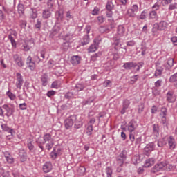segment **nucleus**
Here are the masks:
<instances>
[{
	"mask_svg": "<svg viewBox=\"0 0 177 177\" xmlns=\"http://www.w3.org/2000/svg\"><path fill=\"white\" fill-rule=\"evenodd\" d=\"M77 121V116L75 115H71L64 121L66 129H70L74 125V122Z\"/></svg>",
	"mask_w": 177,
	"mask_h": 177,
	"instance_id": "f257e3e1",
	"label": "nucleus"
},
{
	"mask_svg": "<svg viewBox=\"0 0 177 177\" xmlns=\"http://www.w3.org/2000/svg\"><path fill=\"white\" fill-rule=\"evenodd\" d=\"M165 165H167L164 162L158 163L151 169V172L156 174L160 172V171H165Z\"/></svg>",
	"mask_w": 177,
	"mask_h": 177,
	"instance_id": "f03ea898",
	"label": "nucleus"
},
{
	"mask_svg": "<svg viewBox=\"0 0 177 177\" xmlns=\"http://www.w3.org/2000/svg\"><path fill=\"white\" fill-rule=\"evenodd\" d=\"M23 84H24V80H23V76L20 73H17L16 82L15 86L17 89H21V86H23Z\"/></svg>",
	"mask_w": 177,
	"mask_h": 177,
	"instance_id": "7ed1b4c3",
	"label": "nucleus"
},
{
	"mask_svg": "<svg viewBox=\"0 0 177 177\" xmlns=\"http://www.w3.org/2000/svg\"><path fill=\"white\" fill-rule=\"evenodd\" d=\"M154 147H156L154 142L147 144L144 148V154L145 156H150V153L154 150Z\"/></svg>",
	"mask_w": 177,
	"mask_h": 177,
	"instance_id": "20e7f679",
	"label": "nucleus"
},
{
	"mask_svg": "<svg viewBox=\"0 0 177 177\" xmlns=\"http://www.w3.org/2000/svg\"><path fill=\"white\" fill-rule=\"evenodd\" d=\"M127 128L129 132H135V129L138 128V123L135 120H131L128 123Z\"/></svg>",
	"mask_w": 177,
	"mask_h": 177,
	"instance_id": "39448f33",
	"label": "nucleus"
},
{
	"mask_svg": "<svg viewBox=\"0 0 177 177\" xmlns=\"http://www.w3.org/2000/svg\"><path fill=\"white\" fill-rule=\"evenodd\" d=\"M2 108L4 110H6V115L8 117H11V115H13V113H15V106L10 108V107H9V105L4 104V105H3Z\"/></svg>",
	"mask_w": 177,
	"mask_h": 177,
	"instance_id": "423d86ee",
	"label": "nucleus"
},
{
	"mask_svg": "<svg viewBox=\"0 0 177 177\" xmlns=\"http://www.w3.org/2000/svg\"><path fill=\"white\" fill-rule=\"evenodd\" d=\"M13 59L15 63L18 65L19 67H23L24 66V63L23 62V59H21V57L19 54L13 55Z\"/></svg>",
	"mask_w": 177,
	"mask_h": 177,
	"instance_id": "0eeeda50",
	"label": "nucleus"
},
{
	"mask_svg": "<svg viewBox=\"0 0 177 177\" xmlns=\"http://www.w3.org/2000/svg\"><path fill=\"white\" fill-rule=\"evenodd\" d=\"M160 115L162 117L161 122L162 124H163V125H165V124H167V108H161Z\"/></svg>",
	"mask_w": 177,
	"mask_h": 177,
	"instance_id": "6e6552de",
	"label": "nucleus"
},
{
	"mask_svg": "<svg viewBox=\"0 0 177 177\" xmlns=\"http://www.w3.org/2000/svg\"><path fill=\"white\" fill-rule=\"evenodd\" d=\"M62 31H63V24L55 25L53 29V35H60L62 34Z\"/></svg>",
	"mask_w": 177,
	"mask_h": 177,
	"instance_id": "1a4fd4ad",
	"label": "nucleus"
},
{
	"mask_svg": "<svg viewBox=\"0 0 177 177\" xmlns=\"http://www.w3.org/2000/svg\"><path fill=\"white\" fill-rule=\"evenodd\" d=\"M3 156L8 164H15V158H13V157L12 156V155L10 154L9 152L5 151L3 153Z\"/></svg>",
	"mask_w": 177,
	"mask_h": 177,
	"instance_id": "9d476101",
	"label": "nucleus"
},
{
	"mask_svg": "<svg viewBox=\"0 0 177 177\" xmlns=\"http://www.w3.org/2000/svg\"><path fill=\"white\" fill-rule=\"evenodd\" d=\"M53 169V165L52 162H46L44 165H43V171L45 174H48V172H50Z\"/></svg>",
	"mask_w": 177,
	"mask_h": 177,
	"instance_id": "9b49d317",
	"label": "nucleus"
},
{
	"mask_svg": "<svg viewBox=\"0 0 177 177\" xmlns=\"http://www.w3.org/2000/svg\"><path fill=\"white\" fill-rule=\"evenodd\" d=\"M168 145L170 150H174L175 149L176 144L175 142V138L172 137V136H170L168 138Z\"/></svg>",
	"mask_w": 177,
	"mask_h": 177,
	"instance_id": "f8f14e48",
	"label": "nucleus"
},
{
	"mask_svg": "<svg viewBox=\"0 0 177 177\" xmlns=\"http://www.w3.org/2000/svg\"><path fill=\"white\" fill-rule=\"evenodd\" d=\"M169 24L165 21H161L158 23V27L159 28V31H164L168 28Z\"/></svg>",
	"mask_w": 177,
	"mask_h": 177,
	"instance_id": "ddd939ff",
	"label": "nucleus"
},
{
	"mask_svg": "<svg viewBox=\"0 0 177 177\" xmlns=\"http://www.w3.org/2000/svg\"><path fill=\"white\" fill-rule=\"evenodd\" d=\"M81 62V57L78 55L73 56L71 59V63L73 64V66H77V64H80V62Z\"/></svg>",
	"mask_w": 177,
	"mask_h": 177,
	"instance_id": "4468645a",
	"label": "nucleus"
},
{
	"mask_svg": "<svg viewBox=\"0 0 177 177\" xmlns=\"http://www.w3.org/2000/svg\"><path fill=\"white\" fill-rule=\"evenodd\" d=\"M1 128L5 132H8V133H10L12 136H13V134L15 133V129L9 128L6 124H1Z\"/></svg>",
	"mask_w": 177,
	"mask_h": 177,
	"instance_id": "2eb2a0df",
	"label": "nucleus"
},
{
	"mask_svg": "<svg viewBox=\"0 0 177 177\" xmlns=\"http://www.w3.org/2000/svg\"><path fill=\"white\" fill-rule=\"evenodd\" d=\"M128 152L127 150H122V152L116 157L117 160H121L122 161H124L127 160V155Z\"/></svg>",
	"mask_w": 177,
	"mask_h": 177,
	"instance_id": "dca6fc26",
	"label": "nucleus"
},
{
	"mask_svg": "<svg viewBox=\"0 0 177 177\" xmlns=\"http://www.w3.org/2000/svg\"><path fill=\"white\" fill-rule=\"evenodd\" d=\"M128 152L127 150H122V152L116 157L117 160H121L122 161H124L127 160V155Z\"/></svg>",
	"mask_w": 177,
	"mask_h": 177,
	"instance_id": "f3484780",
	"label": "nucleus"
},
{
	"mask_svg": "<svg viewBox=\"0 0 177 177\" xmlns=\"http://www.w3.org/2000/svg\"><path fill=\"white\" fill-rule=\"evenodd\" d=\"M117 32L119 37H124V35H125V27H124L122 25L118 26Z\"/></svg>",
	"mask_w": 177,
	"mask_h": 177,
	"instance_id": "a211bd4d",
	"label": "nucleus"
},
{
	"mask_svg": "<svg viewBox=\"0 0 177 177\" xmlns=\"http://www.w3.org/2000/svg\"><path fill=\"white\" fill-rule=\"evenodd\" d=\"M55 16L57 21H63V19H64V15L63 11L58 10L55 12Z\"/></svg>",
	"mask_w": 177,
	"mask_h": 177,
	"instance_id": "6ab92c4d",
	"label": "nucleus"
},
{
	"mask_svg": "<svg viewBox=\"0 0 177 177\" xmlns=\"http://www.w3.org/2000/svg\"><path fill=\"white\" fill-rule=\"evenodd\" d=\"M123 68H125V70H131L132 68H136V64L133 62H126L124 64Z\"/></svg>",
	"mask_w": 177,
	"mask_h": 177,
	"instance_id": "aec40b11",
	"label": "nucleus"
},
{
	"mask_svg": "<svg viewBox=\"0 0 177 177\" xmlns=\"http://www.w3.org/2000/svg\"><path fill=\"white\" fill-rule=\"evenodd\" d=\"M114 43H113V46H114V49H115V50H118L119 49H121V40H120V39H115L114 38Z\"/></svg>",
	"mask_w": 177,
	"mask_h": 177,
	"instance_id": "412c9836",
	"label": "nucleus"
},
{
	"mask_svg": "<svg viewBox=\"0 0 177 177\" xmlns=\"http://www.w3.org/2000/svg\"><path fill=\"white\" fill-rule=\"evenodd\" d=\"M158 31H160V28H158V23H156L153 24L151 30L152 35L157 37V35H158Z\"/></svg>",
	"mask_w": 177,
	"mask_h": 177,
	"instance_id": "4be33fe9",
	"label": "nucleus"
},
{
	"mask_svg": "<svg viewBox=\"0 0 177 177\" xmlns=\"http://www.w3.org/2000/svg\"><path fill=\"white\" fill-rule=\"evenodd\" d=\"M167 100L169 103H174L175 102V97H174V93L169 91L167 94Z\"/></svg>",
	"mask_w": 177,
	"mask_h": 177,
	"instance_id": "5701e85b",
	"label": "nucleus"
},
{
	"mask_svg": "<svg viewBox=\"0 0 177 177\" xmlns=\"http://www.w3.org/2000/svg\"><path fill=\"white\" fill-rule=\"evenodd\" d=\"M52 16V12L48 9H45L42 12L43 19H49Z\"/></svg>",
	"mask_w": 177,
	"mask_h": 177,
	"instance_id": "b1692460",
	"label": "nucleus"
},
{
	"mask_svg": "<svg viewBox=\"0 0 177 177\" xmlns=\"http://www.w3.org/2000/svg\"><path fill=\"white\" fill-rule=\"evenodd\" d=\"M36 142L41 151H44V146L42 145H45V140L42 138H39Z\"/></svg>",
	"mask_w": 177,
	"mask_h": 177,
	"instance_id": "393cba45",
	"label": "nucleus"
},
{
	"mask_svg": "<svg viewBox=\"0 0 177 177\" xmlns=\"http://www.w3.org/2000/svg\"><path fill=\"white\" fill-rule=\"evenodd\" d=\"M43 139L44 140L45 143L53 142V138H52V135H50V133H46L43 136Z\"/></svg>",
	"mask_w": 177,
	"mask_h": 177,
	"instance_id": "a878e982",
	"label": "nucleus"
},
{
	"mask_svg": "<svg viewBox=\"0 0 177 177\" xmlns=\"http://www.w3.org/2000/svg\"><path fill=\"white\" fill-rule=\"evenodd\" d=\"M89 35H84L81 41L82 46H84V45H88V44H89Z\"/></svg>",
	"mask_w": 177,
	"mask_h": 177,
	"instance_id": "bb28decb",
	"label": "nucleus"
},
{
	"mask_svg": "<svg viewBox=\"0 0 177 177\" xmlns=\"http://www.w3.org/2000/svg\"><path fill=\"white\" fill-rule=\"evenodd\" d=\"M17 12L19 16H23L24 15V5L19 3L17 6Z\"/></svg>",
	"mask_w": 177,
	"mask_h": 177,
	"instance_id": "cd10ccee",
	"label": "nucleus"
},
{
	"mask_svg": "<svg viewBox=\"0 0 177 177\" xmlns=\"http://www.w3.org/2000/svg\"><path fill=\"white\" fill-rule=\"evenodd\" d=\"M164 162L166 165L165 166V170H166V171H174V169H175V168H176L175 165L169 164L167 162Z\"/></svg>",
	"mask_w": 177,
	"mask_h": 177,
	"instance_id": "c85d7f7f",
	"label": "nucleus"
},
{
	"mask_svg": "<svg viewBox=\"0 0 177 177\" xmlns=\"http://www.w3.org/2000/svg\"><path fill=\"white\" fill-rule=\"evenodd\" d=\"M41 81L42 82L43 86H46L48 85V75L44 74L41 75Z\"/></svg>",
	"mask_w": 177,
	"mask_h": 177,
	"instance_id": "c756f323",
	"label": "nucleus"
},
{
	"mask_svg": "<svg viewBox=\"0 0 177 177\" xmlns=\"http://www.w3.org/2000/svg\"><path fill=\"white\" fill-rule=\"evenodd\" d=\"M154 162H155L154 158H151L147 159L145 161V167H147V168H149V167H151V165H154Z\"/></svg>",
	"mask_w": 177,
	"mask_h": 177,
	"instance_id": "7c9ffc66",
	"label": "nucleus"
},
{
	"mask_svg": "<svg viewBox=\"0 0 177 177\" xmlns=\"http://www.w3.org/2000/svg\"><path fill=\"white\" fill-rule=\"evenodd\" d=\"M153 132L155 136H158V135H160V127H158V124L153 125Z\"/></svg>",
	"mask_w": 177,
	"mask_h": 177,
	"instance_id": "2f4dec72",
	"label": "nucleus"
},
{
	"mask_svg": "<svg viewBox=\"0 0 177 177\" xmlns=\"http://www.w3.org/2000/svg\"><path fill=\"white\" fill-rule=\"evenodd\" d=\"M149 19L158 20V15H157V12L156 10H153L149 13Z\"/></svg>",
	"mask_w": 177,
	"mask_h": 177,
	"instance_id": "473e14b6",
	"label": "nucleus"
},
{
	"mask_svg": "<svg viewBox=\"0 0 177 177\" xmlns=\"http://www.w3.org/2000/svg\"><path fill=\"white\" fill-rule=\"evenodd\" d=\"M147 15L146 10H143L139 16H137V20H145Z\"/></svg>",
	"mask_w": 177,
	"mask_h": 177,
	"instance_id": "72a5a7b5",
	"label": "nucleus"
},
{
	"mask_svg": "<svg viewBox=\"0 0 177 177\" xmlns=\"http://www.w3.org/2000/svg\"><path fill=\"white\" fill-rule=\"evenodd\" d=\"M85 88V86L83 84L79 83L77 84L75 86V91H77V92H80L81 91H84V88Z\"/></svg>",
	"mask_w": 177,
	"mask_h": 177,
	"instance_id": "f704fd0d",
	"label": "nucleus"
},
{
	"mask_svg": "<svg viewBox=\"0 0 177 177\" xmlns=\"http://www.w3.org/2000/svg\"><path fill=\"white\" fill-rule=\"evenodd\" d=\"M105 172L106 174V177H112L113 176V169L110 167H107L105 169Z\"/></svg>",
	"mask_w": 177,
	"mask_h": 177,
	"instance_id": "c9c22d12",
	"label": "nucleus"
},
{
	"mask_svg": "<svg viewBox=\"0 0 177 177\" xmlns=\"http://www.w3.org/2000/svg\"><path fill=\"white\" fill-rule=\"evenodd\" d=\"M164 69L162 68H157L155 71L154 76L156 77H161Z\"/></svg>",
	"mask_w": 177,
	"mask_h": 177,
	"instance_id": "e433bc0d",
	"label": "nucleus"
},
{
	"mask_svg": "<svg viewBox=\"0 0 177 177\" xmlns=\"http://www.w3.org/2000/svg\"><path fill=\"white\" fill-rule=\"evenodd\" d=\"M106 10L113 11V9H114V4H113V2L108 1L106 5Z\"/></svg>",
	"mask_w": 177,
	"mask_h": 177,
	"instance_id": "4c0bfd02",
	"label": "nucleus"
},
{
	"mask_svg": "<svg viewBox=\"0 0 177 177\" xmlns=\"http://www.w3.org/2000/svg\"><path fill=\"white\" fill-rule=\"evenodd\" d=\"M22 50H24V52H28L30 50V42L25 41V44L22 45Z\"/></svg>",
	"mask_w": 177,
	"mask_h": 177,
	"instance_id": "58836bf2",
	"label": "nucleus"
},
{
	"mask_svg": "<svg viewBox=\"0 0 177 177\" xmlns=\"http://www.w3.org/2000/svg\"><path fill=\"white\" fill-rule=\"evenodd\" d=\"M127 17H136V14L132 12V10L129 8L127 10L126 12Z\"/></svg>",
	"mask_w": 177,
	"mask_h": 177,
	"instance_id": "ea45409f",
	"label": "nucleus"
},
{
	"mask_svg": "<svg viewBox=\"0 0 177 177\" xmlns=\"http://www.w3.org/2000/svg\"><path fill=\"white\" fill-rule=\"evenodd\" d=\"M6 95H8V97L10 100H16V95L10 92V91H7Z\"/></svg>",
	"mask_w": 177,
	"mask_h": 177,
	"instance_id": "a19ab883",
	"label": "nucleus"
},
{
	"mask_svg": "<svg viewBox=\"0 0 177 177\" xmlns=\"http://www.w3.org/2000/svg\"><path fill=\"white\" fill-rule=\"evenodd\" d=\"M88 50L89 53L96 52V50H97V45H96V44L91 45L89 46V48H88Z\"/></svg>",
	"mask_w": 177,
	"mask_h": 177,
	"instance_id": "79ce46f5",
	"label": "nucleus"
},
{
	"mask_svg": "<svg viewBox=\"0 0 177 177\" xmlns=\"http://www.w3.org/2000/svg\"><path fill=\"white\" fill-rule=\"evenodd\" d=\"M93 102H95V97H91L88 100L83 101V104L86 106V104H91V103H93Z\"/></svg>",
	"mask_w": 177,
	"mask_h": 177,
	"instance_id": "37998d69",
	"label": "nucleus"
},
{
	"mask_svg": "<svg viewBox=\"0 0 177 177\" xmlns=\"http://www.w3.org/2000/svg\"><path fill=\"white\" fill-rule=\"evenodd\" d=\"M8 39L10 41L12 48H16V41H15V39L13 38L12 35H8Z\"/></svg>",
	"mask_w": 177,
	"mask_h": 177,
	"instance_id": "c03bdc74",
	"label": "nucleus"
},
{
	"mask_svg": "<svg viewBox=\"0 0 177 177\" xmlns=\"http://www.w3.org/2000/svg\"><path fill=\"white\" fill-rule=\"evenodd\" d=\"M130 9L131 10L133 13L136 15V13H138V10H139V6H138V5L136 4H134L131 6Z\"/></svg>",
	"mask_w": 177,
	"mask_h": 177,
	"instance_id": "a18cd8bd",
	"label": "nucleus"
},
{
	"mask_svg": "<svg viewBox=\"0 0 177 177\" xmlns=\"http://www.w3.org/2000/svg\"><path fill=\"white\" fill-rule=\"evenodd\" d=\"M51 88L54 89H59V88H60V84H59V82L55 81L52 83Z\"/></svg>",
	"mask_w": 177,
	"mask_h": 177,
	"instance_id": "49530a36",
	"label": "nucleus"
},
{
	"mask_svg": "<svg viewBox=\"0 0 177 177\" xmlns=\"http://www.w3.org/2000/svg\"><path fill=\"white\" fill-rule=\"evenodd\" d=\"M91 28H91V26H89V25H87V26L85 27V28H84V32L85 35H89V32H91Z\"/></svg>",
	"mask_w": 177,
	"mask_h": 177,
	"instance_id": "de8ad7c7",
	"label": "nucleus"
},
{
	"mask_svg": "<svg viewBox=\"0 0 177 177\" xmlns=\"http://www.w3.org/2000/svg\"><path fill=\"white\" fill-rule=\"evenodd\" d=\"M75 126L74 128H75L76 129H80V128H81V127H82V122L81 121H75L74 122Z\"/></svg>",
	"mask_w": 177,
	"mask_h": 177,
	"instance_id": "09e8293b",
	"label": "nucleus"
},
{
	"mask_svg": "<svg viewBox=\"0 0 177 177\" xmlns=\"http://www.w3.org/2000/svg\"><path fill=\"white\" fill-rule=\"evenodd\" d=\"M169 82H176V81H177V73L172 75L169 80Z\"/></svg>",
	"mask_w": 177,
	"mask_h": 177,
	"instance_id": "8fccbe9b",
	"label": "nucleus"
},
{
	"mask_svg": "<svg viewBox=\"0 0 177 177\" xmlns=\"http://www.w3.org/2000/svg\"><path fill=\"white\" fill-rule=\"evenodd\" d=\"M65 41L66 42H70L71 41H73V35L71 34H67L64 37Z\"/></svg>",
	"mask_w": 177,
	"mask_h": 177,
	"instance_id": "3c124183",
	"label": "nucleus"
},
{
	"mask_svg": "<svg viewBox=\"0 0 177 177\" xmlns=\"http://www.w3.org/2000/svg\"><path fill=\"white\" fill-rule=\"evenodd\" d=\"M46 148L47 150H52V147H53L54 142H46Z\"/></svg>",
	"mask_w": 177,
	"mask_h": 177,
	"instance_id": "603ef678",
	"label": "nucleus"
},
{
	"mask_svg": "<svg viewBox=\"0 0 177 177\" xmlns=\"http://www.w3.org/2000/svg\"><path fill=\"white\" fill-rule=\"evenodd\" d=\"M59 152H56V149H54L51 153H50V156L53 158V160H55V158L57 157V156H59Z\"/></svg>",
	"mask_w": 177,
	"mask_h": 177,
	"instance_id": "864d4df0",
	"label": "nucleus"
},
{
	"mask_svg": "<svg viewBox=\"0 0 177 177\" xmlns=\"http://www.w3.org/2000/svg\"><path fill=\"white\" fill-rule=\"evenodd\" d=\"M131 104V102L129 100H124L123 101V107L124 109H127L129 107V105Z\"/></svg>",
	"mask_w": 177,
	"mask_h": 177,
	"instance_id": "5fc2aeb1",
	"label": "nucleus"
},
{
	"mask_svg": "<svg viewBox=\"0 0 177 177\" xmlns=\"http://www.w3.org/2000/svg\"><path fill=\"white\" fill-rule=\"evenodd\" d=\"M168 9L169 10H175V9H177V3H170Z\"/></svg>",
	"mask_w": 177,
	"mask_h": 177,
	"instance_id": "6e6d98bb",
	"label": "nucleus"
},
{
	"mask_svg": "<svg viewBox=\"0 0 177 177\" xmlns=\"http://www.w3.org/2000/svg\"><path fill=\"white\" fill-rule=\"evenodd\" d=\"M98 30L100 32L104 34V32H107L109 29L106 26H100Z\"/></svg>",
	"mask_w": 177,
	"mask_h": 177,
	"instance_id": "4d7b16f0",
	"label": "nucleus"
},
{
	"mask_svg": "<svg viewBox=\"0 0 177 177\" xmlns=\"http://www.w3.org/2000/svg\"><path fill=\"white\" fill-rule=\"evenodd\" d=\"M93 131V126L92 124H88L87 127V133L88 135H92Z\"/></svg>",
	"mask_w": 177,
	"mask_h": 177,
	"instance_id": "13d9d810",
	"label": "nucleus"
},
{
	"mask_svg": "<svg viewBox=\"0 0 177 177\" xmlns=\"http://www.w3.org/2000/svg\"><path fill=\"white\" fill-rule=\"evenodd\" d=\"M106 16H107V17H109V21H113V11H109V10H107L106 11Z\"/></svg>",
	"mask_w": 177,
	"mask_h": 177,
	"instance_id": "bf43d9fd",
	"label": "nucleus"
},
{
	"mask_svg": "<svg viewBox=\"0 0 177 177\" xmlns=\"http://www.w3.org/2000/svg\"><path fill=\"white\" fill-rule=\"evenodd\" d=\"M124 160L116 159V167H122L124 165Z\"/></svg>",
	"mask_w": 177,
	"mask_h": 177,
	"instance_id": "052dcab7",
	"label": "nucleus"
},
{
	"mask_svg": "<svg viewBox=\"0 0 177 177\" xmlns=\"http://www.w3.org/2000/svg\"><path fill=\"white\" fill-rule=\"evenodd\" d=\"M162 84V80L160 79L155 82L154 86L156 88H160V86H161Z\"/></svg>",
	"mask_w": 177,
	"mask_h": 177,
	"instance_id": "680f3d73",
	"label": "nucleus"
},
{
	"mask_svg": "<svg viewBox=\"0 0 177 177\" xmlns=\"http://www.w3.org/2000/svg\"><path fill=\"white\" fill-rule=\"evenodd\" d=\"M41 21H39V19H37V24H35V27L36 28V30H37V31H39V30H41Z\"/></svg>",
	"mask_w": 177,
	"mask_h": 177,
	"instance_id": "e2e57ef3",
	"label": "nucleus"
},
{
	"mask_svg": "<svg viewBox=\"0 0 177 177\" xmlns=\"http://www.w3.org/2000/svg\"><path fill=\"white\" fill-rule=\"evenodd\" d=\"M129 139L131 142H135V132H129Z\"/></svg>",
	"mask_w": 177,
	"mask_h": 177,
	"instance_id": "0e129e2a",
	"label": "nucleus"
},
{
	"mask_svg": "<svg viewBox=\"0 0 177 177\" xmlns=\"http://www.w3.org/2000/svg\"><path fill=\"white\" fill-rule=\"evenodd\" d=\"M19 107L20 110H27V104H26V102L20 104Z\"/></svg>",
	"mask_w": 177,
	"mask_h": 177,
	"instance_id": "69168bd1",
	"label": "nucleus"
},
{
	"mask_svg": "<svg viewBox=\"0 0 177 177\" xmlns=\"http://www.w3.org/2000/svg\"><path fill=\"white\" fill-rule=\"evenodd\" d=\"M68 46H70L68 42H65L62 44V48L64 50H67V49H68Z\"/></svg>",
	"mask_w": 177,
	"mask_h": 177,
	"instance_id": "338daca9",
	"label": "nucleus"
},
{
	"mask_svg": "<svg viewBox=\"0 0 177 177\" xmlns=\"http://www.w3.org/2000/svg\"><path fill=\"white\" fill-rule=\"evenodd\" d=\"M167 63L169 67H172L174 66V59L172 58L169 59Z\"/></svg>",
	"mask_w": 177,
	"mask_h": 177,
	"instance_id": "774afa93",
	"label": "nucleus"
}]
</instances>
